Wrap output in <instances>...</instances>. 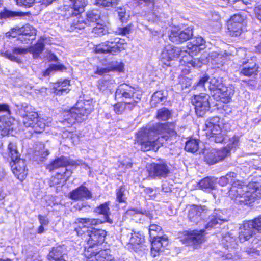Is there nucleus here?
I'll list each match as a JSON object with an SVG mask.
<instances>
[{"label": "nucleus", "mask_w": 261, "mask_h": 261, "mask_svg": "<svg viewBox=\"0 0 261 261\" xmlns=\"http://www.w3.org/2000/svg\"><path fill=\"white\" fill-rule=\"evenodd\" d=\"M165 128V123H157L151 128L141 129L137 134L135 143L141 146L143 151L153 150L156 151L169 138L166 136L159 137Z\"/></svg>", "instance_id": "obj_1"}, {"label": "nucleus", "mask_w": 261, "mask_h": 261, "mask_svg": "<svg viewBox=\"0 0 261 261\" xmlns=\"http://www.w3.org/2000/svg\"><path fill=\"white\" fill-rule=\"evenodd\" d=\"M107 232L102 229L93 228L88 238H86L88 248L85 251L87 261H114V257L107 250H100L96 247L103 243Z\"/></svg>", "instance_id": "obj_2"}, {"label": "nucleus", "mask_w": 261, "mask_h": 261, "mask_svg": "<svg viewBox=\"0 0 261 261\" xmlns=\"http://www.w3.org/2000/svg\"><path fill=\"white\" fill-rule=\"evenodd\" d=\"M231 185L228 195L237 203L250 204L254 202L258 196V189L256 182H251L245 185L237 179Z\"/></svg>", "instance_id": "obj_3"}, {"label": "nucleus", "mask_w": 261, "mask_h": 261, "mask_svg": "<svg viewBox=\"0 0 261 261\" xmlns=\"http://www.w3.org/2000/svg\"><path fill=\"white\" fill-rule=\"evenodd\" d=\"M209 90L214 93L213 96L217 101L228 103L233 95V90L225 86L221 79L213 77L209 82Z\"/></svg>", "instance_id": "obj_4"}, {"label": "nucleus", "mask_w": 261, "mask_h": 261, "mask_svg": "<svg viewBox=\"0 0 261 261\" xmlns=\"http://www.w3.org/2000/svg\"><path fill=\"white\" fill-rule=\"evenodd\" d=\"M141 97L140 91L125 83L118 87L115 95V100L133 103L134 107L140 100Z\"/></svg>", "instance_id": "obj_5"}, {"label": "nucleus", "mask_w": 261, "mask_h": 261, "mask_svg": "<svg viewBox=\"0 0 261 261\" xmlns=\"http://www.w3.org/2000/svg\"><path fill=\"white\" fill-rule=\"evenodd\" d=\"M109 39L95 46L94 51L96 54H108L112 55L119 53L124 49V40L118 37L113 36L111 33H108Z\"/></svg>", "instance_id": "obj_6"}, {"label": "nucleus", "mask_w": 261, "mask_h": 261, "mask_svg": "<svg viewBox=\"0 0 261 261\" xmlns=\"http://www.w3.org/2000/svg\"><path fill=\"white\" fill-rule=\"evenodd\" d=\"M93 108L89 103L78 101L75 106L72 108L67 114V118L64 122H67L72 125L76 121L81 122L87 119L88 115L92 111Z\"/></svg>", "instance_id": "obj_7"}, {"label": "nucleus", "mask_w": 261, "mask_h": 261, "mask_svg": "<svg viewBox=\"0 0 261 261\" xmlns=\"http://www.w3.org/2000/svg\"><path fill=\"white\" fill-rule=\"evenodd\" d=\"M161 230V227L156 224L149 226L150 237L152 238L151 242V255L155 257L164 251V248L168 244V238L165 236L159 237L156 234Z\"/></svg>", "instance_id": "obj_8"}, {"label": "nucleus", "mask_w": 261, "mask_h": 261, "mask_svg": "<svg viewBox=\"0 0 261 261\" xmlns=\"http://www.w3.org/2000/svg\"><path fill=\"white\" fill-rule=\"evenodd\" d=\"M74 223L78 225L74 229L77 236L88 238L93 228V226L102 223V221L99 219L78 218L75 219Z\"/></svg>", "instance_id": "obj_9"}, {"label": "nucleus", "mask_w": 261, "mask_h": 261, "mask_svg": "<svg viewBox=\"0 0 261 261\" xmlns=\"http://www.w3.org/2000/svg\"><path fill=\"white\" fill-rule=\"evenodd\" d=\"M204 232L203 230L185 231L179 234V238L186 245H198L204 241Z\"/></svg>", "instance_id": "obj_10"}, {"label": "nucleus", "mask_w": 261, "mask_h": 261, "mask_svg": "<svg viewBox=\"0 0 261 261\" xmlns=\"http://www.w3.org/2000/svg\"><path fill=\"white\" fill-rule=\"evenodd\" d=\"M229 153V150L226 148L220 150L205 149L203 152L204 160L207 164L213 165L223 160Z\"/></svg>", "instance_id": "obj_11"}, {"label": "nucleus", "mask_w": 261, "mask_h": 261, "mask_svg": "<svg viewBox=\"0 0 261 261\" xmlns=\"http://www.w3.org/2000/svg\"><path fill=\"white\" fill-rule=\"evenodd\" d=\"M210 98V96L205 93L194 95L192 102L195 106V112L198 116L202 117L209 110Z\"/></svg>", "instance_id": "obj_12"}, {"label": "nucleus", "mask_w": 261, "mask_h": 261, "mask_svg": "<svg viewBox=\"0 0 261 261\" xmlns=\"http://www.w3.org/2000/svg\"><path fill=\"white\" fill-rule=\"evenodd\" d=\"M193 36V29L188 27L184 30L173 28L169 35V40L175 44H180L190 39Z\"/></svg>", "instance_id": "obj_13"}, {"label": "nucleus", "mask_w": 261, "mask_h": 261, "mask_svg": "<svg viewBox=\"0 0 261 261\" xmlns=\"http://www.w3.org/2000/svg\"><path fill=\"white\" fill-rule=\"evenodd\" d=\"M206 134L207 136L216 143H222L225 140V135L219 125L215 124L211 121H206L205 123Z\"/></svg>", "instance_id": "obj_14"}, {"label": "nucleus", "mask_w": 261, "mask_h": 261, "mask_svg": "<svg viewBox=\"0 0 261 261\" xmlns=\"http://www.w3.org/2000/svg\"><path fill=\"white\" fill-rule=\"evenodd\" d=\"M149 176L152 178H165L169 174V167L165 162L153 163L148 169Z\"/></svg>", "instance_id": "obj_15"}, {"label": "nucleus", "mask_w": 261, "mask_h": 261, "mask_svg": "<svg viewBox=\"0 0 261 261\" xmlns=\"http://www.w3.org/2000/svg\"><path fill=\"white\" fill-rule=\"evenodd\" d=\"M243 18L239 14L232 16L227 22V29L230 35L232 36H238L241 35L245 29L243 24Z\"/></svg>", "instance_id": "obj_16"}, {"label": "nucleus", "mask_w": 261, "mask_h": 261, "mask_svg": "<svg viewBox=\"0 0 261 261\" xmlns=\"http://www.w3.org/2000/svg\"><path fill=\"white\" fill-rule=\"evenodd\" d=\"M100 18V12L98 10L89 11L87 13V18L85 22L82 20H74L71 24V30L75 29H84L85 25L87 24L90 25L91 22H95Z\"/></svg>", "instance_id": "obj_17"}, {"label": "nucleus", "mask_w": 261, "mask_h": 261, "mask_svg": "<svg viewBox=\"0 0 261 261\" xmlns=\"http://www.w3.org/2000/svg\"><path fill=\"white\" fill-rule=\"evenodd\" d=\"M69 197L72 200L79 201L92 198V192L84 185L72 190L69 194Z\"/></svg>", "instance_id": "obj_18"}, {"label": "nucleus", "mask_w": 261, "mask_h": 261, "mask_svg": "<svg viewBox=\"0 0 261 261\" xmlns=\"http://www.w3.org/2000/svg\"><path fill=\"white\" fill-rule=\"evenodd\" d=\"M209 221L205 225L206 229L212 228L217 224L221 225L228 221V217L221 210H215L209 216Z\"/></svg>", "instance_id": "obj_19"}, {"label": "nucleus", "mask_w": 261, "mask_h": 261, "mask_svg": "<svg viewBox=\"0 0 261 261\" xmlns=\"http://www.w3.org/2000/svg\"><path fill=\"white\" fill-rule=\"evenodd\" d=\"M255 233V229L251 220L244 222L239 227V238L241 242L248 240Z\"/></svg>", "instance_id": "obj_20"}, {"label": "nucleus", "mask_w": 261, "mask_h": 261, "mask_svg": "<svg viewBox=\"0 0 261 261\" xmlns=\"http://www.w3.org/2000/svg\"><path fill=\"white\" fill-rule=\"evenodd\" d=\"M208 211L205 206L193 205L189 211V219L191 222L197 223Z\"/></svg>", "instance_id": "obj_21"}, {"label": "nucleus", "mask_w": 261, "mask_h": 261, "mask_svg": "<svg viewBox=\"0 0 261 261\" xmlns=\"http://www.w3.org/2000/svg\"><path fill=\"white\" fill-rule=\"evenodd\" d=\"M12 171L15 176L19 180H23L27 175L25 163L23 160L18 158L16 161H12Z\"/></svg>", "instance_id": "obj_22"}, {"label": "nucleus", "mask_w": 261, "mask_h": 261, "mask_svg": "<svg viewBox=\"0 0 261 261\" xmlns=\"http://www.w3.org/2000/svg\"><path fill=\"white\" fill-rule=\"evenodd\" d=\"M71 8L66 13V15L76 16L84 11V8L87 5V0H70Z\"/></svg>", "instance_id": "obj_23"}, {"label": "nucleus", "mask_w": 261, "mask_h": 261, "mask_svg": "<svg viewBox=\"0 0 261 261\" xmlns=\"http://www.w3.org/2000/svg\"><path fill=\"white\" fill-rule=\"evenodd\" d=\"M185 50L182 51L180 48L169 45L166 46L162 53L163 60L170 61L181 56Z\"/></svg>", "instance_id": "obj_24"}, {"label": "nucleus", "mask_w": 261, "mask_h": 261, "mask_svg": "<svg viewBox=\"0 0 261 261\" xmlns=\"http://www.w3.org/2000/svg\"><path fill=\"white\" fill-rule=\"evenodd\" d=\"M1 113H5V115L0 116V128L4 130L10 127L14 120L7 116L10 114L8 105H0V114Z\"/></svg>", "instance_id": "obj_25"}, {"label": "nucleus", "mask_w": 261, "mask_h": 261, "mask_svg": "<svg viewBox=\"0 0 261 261\" xmlns=\"http://www.w3.org/2000/svg\"><path fill=\"white\" fill-rule=\"evenodd\" d=\"M65 250L61 246L53 247L48 254V261H66Z\"/></svg>", "instance_id": "obj_26"}, {"label": "nucleus", "mask_w": 261, "mask_h": 261, "mask_svg": "<svg viewBox=\"0 0 261 261\" xmlns=\"http://www.w3.org/2000/svg\"><path fill=\"white\" fill-rule=\"evenodd\" d=\"M205 43V41L201 37H198L193 39L191 43L189 44L187 46V49L185 50V52L188 53L190 56H193L199 53Z\"/></svg>", "instance_id": "obj_27"}, {"label": "nucleus", "mask_w": 261, "mask_h": 261, "mask_svg": "<svg viewBox=\"0 0 261 261\" xmlns=\"http://www.w3.org/2000/svg\"><path fill=\"white\" fill-rule=\"evenodd\" d=\"M29 51V49L27 48L21 47H15L13 48L12 53L9 51H6L5 53H2L3 57L8 58L10 60L17 63H19L20 60L19 59L16 55H23L26 54Z\"/></svg>", "instance_id": "obj_28"}, {"label": "nucleus", "mask_w": 261, "mask_h": 261, "mask_svg": "<svg viewBox=\"0 0 261 261\" xmlns=\"http://www.w3.org/2000/svg\"><path fill=\"white\" fill-rule=\"evenodd\" d=\"M28 106H23L21 110H24L25 114H22L23 117V123L24 125L27 127H32L38 116V113L35 112H28L27 109Z\"/></svg>", "instance_id": "obj_29"}, {"label": "nucleus", "mask_w": 261, "mask_h": 261, "mask_svg": "<svg viewBox=\"0 0 261 261\" xmlns=\"http://www.w3.org/2000/svg\"><path fill=\"white\" fill-rule=\"evenodd\" d=\"M69 80H64L63 81H59L54 84V92L59 95L67 94L70 91L69 89Z\"/></svg>", "instance_id": "obj_30"}, {"label": "nucleus", "mask_w": 261, "mask_h": 261, "mask_svg": "<svg viewBox=\"0 0 261 261\" xmlns=\"http://www.w3.org/2000/svg\"><path fill=\"white\" fill-rule=\"evenodd\" d=\"M50 123L51 119L50 118L47 117L39 118L38 116L32 128L35 133H41L44 130L46 126H49V124Z\"/></svg>", "instance_id": "obj_31"}, {"label": "nucleus", "mask_w": 261, "mask_h": 261, "mask_svg": "<svg viewBox=\"0 0 261 261\" xmlns=\"http://www.w3.org/2000/svg\"><path fill=\"white\" fill-rule=\"evenodd\" d=\"M12 32H16L18 35H25L29 37H35L36 30L30 24H26L21 28H15L12 29Z\"/></svg>", "instance_id": "obj_32"}, {"label": "nucleus", "mask_w": 261, "mask_h": 261, "mask_svg": "<svg viewBox=\"0 0 261 261\" xmlns=\"http://www.w3.org/2000/svg\"><path fill=\"white\" fill-rule=\"evenodd\" d=\"M68 159L64 156L56 159L47 166V169L51 171L60 167H65L68 165Z\"/></svg>", "instance_id": "obj_33"}, {"label": "nucleus", "mask_w": 261, "mask_h": 261, "mask_svg": "<svg viewBox=\"0 0 261 261\" xmlns=\"http://www.w3.org/2000/svg\"><path fill=\"white\" fill-rule=\"evenodd\" d=\"M129 240L126 243L132 246V248L134 250L139 249L140 245L143 242V239L141 235L139 233H130L127 236Z\"/></svg>", "instance_id": "obj_34"}, {"label": "nucleus", "mask_w": 261, "mask_h": 261, "mask_svg": "<svg viewBox=\"0 0 261 261\" xmlns=\"http://www.w3.org/2000/svg\"><path fill=\"white\" fill-rule=\"evenodd\" d=\"M258 67L255 63L248 62L241 70L240 73L245 76H250L256 74L258 72Z\"/></svg>", "instance_id": "obj_35"}, {"label": "nucleus", "mask_w": 261, "mask_h": 261, "mask_svg": "<svg viewBox=\"0 0 261 261\" xmlns=\"http://www.w3.org/2000/svg\"><path fill=\"white\" fill-rule=\"evenodd\" d=\"M216 179L214 177H207L199 182V187L203 190L214 189L216 186Z\"/></svg>", "instance_id": "obj_36"}, {"label": "nucleus", "mask_w": 261, "mask_h": 261, "mask_svg": "<svg viewBox=\"0 0 261 261\" xmlns=\"http://www.w3.org/2000/svg\"><path fill=\"white\" fill-rule=\"evenodd\" d=\"M108 205L109 202H105L100 205L99 206H97L94 211L95 213L103 215L104 220L102 221V223L103 222H107L110 223H112V221L109 217L110 212Z\"/></svg>", "instance_id": "obj_37"}, {"label": "nucleus", "mask_w": 261, "mask_h": 261, "mask_svg": "<svg viewBox=\"0 0 261 261\" xmlns=\"http://www.w3.org/2000/svg\"><path fill=\"white\" fill-rule=\"evenodd\" d=\"M135 107L133 103L120 101L113 106L114 111L117 114H122L125 110H132Z\"/></svg>", "instance_id": "obj_38"}, {"label": "nucleus", "mask_w": 261, "mask_h": 261, "mask_svg": "<svg viewBox=\"0 0 261 261\" xmlns=\"http://www.w3.org/2000/svg\"><path fill=\"white\" fill-rule=\"evenodd\" d=\"M237 174L234 172L228 173L225 176L221 177L218 182L221 186H225L228 183L232 185L237 180Z\"/></svg>", "instance_id": "obj_39"}, {"label": "nucleus", "mask_w": 261, "mask_h": 261, "mask_svg": "<svg viewBox=\"0 0 261 261\" xmlns=\"http://www.w3.org/2000/svg\"><path fill=\"white\" fill-rule=\"evenodd\" d=\"M170 116V111L167 108L164 107L158 111L156 118L160 121H166Z\"/></svg>", "instance_id": "obj_40"}, {"label": "nucleus", "mask_w": 261, "mask_h": 261, "mask_svg": "<svg viewBox=\"0 0 261 261\" xmlns=\"http://www.w3.org/2000/svg\"><path fill=\"white\" fill-rule=\"evenodd\" d=\"M199 146L198 141L192 139L187 141L185 145V150L192 153L197 151Z\"/></svg>", "instance_id": "obj_41"}, {"label": "nucleus", "mask_w": 261, "mask_h": 261, "mask_svg": "<svg viewBox=\"0 0 261 261\" xmlns=\"http://www.w3.org/2000/svg\"><path fill=\"white\" fill-rule=\"evenodd\" d=\"M44 45L43 39L38 40L37 43L31 48L34 58H37L44 49Z\"/></svg>", "instance_id": "obj_42"}, {"label": "nucleus", "mask_w": 261, "mask_h": 261, "mask_svg": "<svg viewBox=\"0 0 261 261\" xmlns=\"http://www.w3.org/2000/svg\"><path fill=\"white\" fill-rule=\"evenodd\" d=\"M166 100V93H164L162 91H158L154 93L152 96L151 102L159 103L165 102Z\"/></svg>", "instance_id": "obj_43"}, {"label": "nucleus", "mask_w": 261, "mask_h": 261, "mask_svg": "<svg viewBox=\"0 0 261 261\" xmlns=\"http://www.w3.org/2000/svg\"><path fill=\"white\" fill-rule=\"evenodd\" d=\"M8 149L9 150V155L12 161H16V160L19 158V154L17 150L15 144L10 143L8 147Z\"/></svg>", "instance_id": "obj_44"}, {"label": "nucleus", "mask_w": 261, "mask_h": 261, "mask_svg": "<svg viewBox=\"0 0 261 261\" xmlns=\"http://www.w3.org/2000/svg\"><path fill=\"white\" fill-rule=\"evenodd\" d=\"M125 191L126 188L125 186H121L119 188L116 190V199L119 203L125 202L126 199Z\"/></svg>", "instance_id": "obj_45"}, {"label": "nucleus", "mask_w": 261, "mask_h": 261, "mask_svg": "<svg viewBox=\"0 0 261 261\" xmlns=\"http://www.w3.org/2000/svg\"><path fill=\"white\" fill-rule=\"evenodd\" d=\"M24 15L22 12H16L4 9L3 11L0 13V17L1 18H7L14 17L16 16H22Z\"/></svg>", "instance_id": "obj_46"}, {"label": "nucleus", "mask_w": 261, "mask_h": 261, "mask_svg": "<svg viewBox=\"0 0 261 261\" xmlns=\"http://www.w3.org/2000/svg\"><path fill=\"white\" fill-rule=\"evenodd\" d=\"M118 0H96V4L104 7H114L118 5Z\"/></svg>", "instance_id": "obj_47"}, {"label": "nucleus", "mask_w": 261, "mask_h": 261, "mask_svg": "<svg viewBox=\"0 0 261 261\" xmlns=\"http://www.w3.org/2000/svg\"><path fill=\"white\" fill-rule=\"evenodd\" d=\"M98 88L100 91H105L111 90L112 83L109 80L101 79L98 81Z\"/></svg>", "instance_id": "obj_48"}, {"label": "nucleus", "mask_w": 261, "mask_h": 261, "mask_svg": "<svg viewBox=\"0 0 261 261\" xmlns=\"http://www.w3.org/2000/svg\"><path fill=\"white\" fill-rule=\"evenodd\" d=\"M92 32L97 36H102L106 34L108 31L102 24L98 23L96 24V25L93 28Z\"/></svg>", "instance_id": "obj_49"}, {"label": "nucleus", "mask_w": 261, "mask_h": 261, "mask_svg": "<svg viewBox=\"0 0 261 261\" xmlns=\"http://www.w3.org/2000/svg\"><path fill=\"white\" fill-rule=\"evenodd\" d=\"M49 154V152L48 149L45 148L43 144H40V149L36 150L35 152L36 155H39L40 156L41 159H45Z\"/></svg>", "instance_id": "obj_50"}, {"label": "nucleus", "mask_w": 261, "mask_h": 261, "mask_svg": "<svg viewBox=\"0 0 261 261\" xmlns=\"http://www.w3.org/2000/svg\"><path fill=\"white\" fill-rule=\"evenodd\" d=\"M255 230L261 233V215L251 220Z\"/></svg>", "instance_id": "obj_51"}, {"label": "nucleus", "mask_w": 261, "mask_h": 261, "mask_svg": "<svg viewBox=\"0 0 261 261\" xmlns=\"http://www.w3.org/2000/svg\"><path fill=\"white\" fill-rule=\"evenodd\" d=\"M64 68V66L62 65H55L53 64L51 65L47 69H46L43 73L44 76H46L49 75L50 72L52 71L60 70Z\"/></svg>", "instance_id": "obj_52"}, {"label": "nucleus", "mask_w": 261, "mask_h": 261, "mask_svg": "<svg viewBox=\"0 0 261 261\" xmlns=\"http://www.w3.org/2000/svg\"><path fill=\"white\" fill-rule=\"evenodd\" d=\"M17 5L25 8H30L34 4L35 0H16Z\"/></svg>", "instance_id": "obj_53"}, {"label": "nucleus", "mask_w": 261, "mask_h": 261, "mask_svg": "<svg viewBox=\"0 0 261 261\" xmlns=\"http://www.w3.org/2000/svg\"><path fill=\"white\" fill-rule=\"evenodd\" d=\"M130 31V26L128 25L125 27H120L117 29L115 31V33L117 35H125L129 34Z\"/></svg>", "instance_id": "obj_54"}, {"label": "nucleus", "mask_w": 261, "mask_h": 261, "mask_svg": "<svg viewBox=\"0 0 261 261\" xmlns=\"http://www.w3.org/2000/svg\"><path fill=\"white\" fill-rule=\"evenodd\" d=\"M246 251L248 254L252 255H261V244L256 248H251L247 249Z\"/></svg>", "instance_id": "obj_55"}, {"label": "nucleus", "mask_w": 261, "mask_h": 261, "mask_svg": "<svg viewBox=\"0 0 261 261\" xmlns=\"http://www.w3.org/2000/svg\"><path fill=\"white\" fill-rule=\"evenodd\" d=\"M76 209L79 211L89 212L91 210V206L87 204V202H83L81 204H76Z\"/></svg>", "instance_id": "obj_56"}, {"label": "nucleus", "mask_w": 261, "mask_h": 261, "mask_svg": "<svg viewBox=\"0 0 261 261\" xmlns=\"http://www.w3.org/2000/svg\"><path fill=\"white\" fill-rule=\"evenodd\" d=\"M114 69L113 67H107V68H102V67H97V70L95 72L96 74H99L100 75H102L105 73L109 72L110 71Z\"/></svg>", "instance_id": "obj_57"}, {"label": "nucleus", "mask_w": 261, "mask_h": 261, "mask_svg": "<svg viewBox=\"0 0 261 261\" xmlns=\"http://www.w3.org/2000/svg\"><path fill=\"white\" fill-rule=\"evenodd\" d=\"M118 14L120 20L121 22H123L126 21L127 19L125 17L126 11L124 8H120L118 9Z\"/></svg>", "instance_id": "obj_58"}, {"label": "nucleus", "mask_w": 261, "mask_h": 261, "mask_svg": "<svg viewBox=\"0 0 261 261\" xmlns=\"http://www.w3.org/2000/svg\"><path fill=\"white\" fill-rule=\"evenodd\" d=\"M239 141V138L238 136H233L229 140V147L232 148L238 146Z\"/></svg>", "instance_id": "obj_59"}, {"label": "nucleus", "mask_w": 261, "mask_h": 261, "mask_svg": "<svg viewBox=\"0 0 261 261\" xmlns=\"http://www.w3.org/2000/svg\"><path fill=\"white\" fill-rule=\"evenodd\" d=\"M189 64L191 65V66L196 68H199L202 66V63L200 61L199 59L194 58L190 61Z\"/></svg>", "instance_id": "obj_60"}, {"label": "nucleus", "mask_w": 261, "mask_h": 261, "mask_svg": "<svg viewBox=\"0 0 261 261\" xmlns=\"http://www.w3.org/2000/svg\"><path fill=\"white\" fill-rule=\"evenodd\" d=\"M208 78L209 77L207 76H204L200 79L196 86V88L204 87V85L207 82Z\"/></svg>", "instance_id": "obj_61"}, {"label": "nucleus", "mask_w": 261, "mask_h": 261, "mask_svg": "<svg viewBox=\"0 0 261 261\" xmlns=\"http://www.w3.org/2000/svg\"><path fill=\"white\" fill-rule=\"evenodd\" d=\"M28 36H25V35H21V36L18 37V40H20L22 43H29L30 41L35 39V37L30 38Z\"/></svg>", "instance_id": "obj_62"}, {"label": "nucleus", "mask_w": 261, "mask_h": 261, "mask_svg": "<svg viewBox=\"0 0 261 261\" xmlns=\"http://www.w3.org/2000/svg\"><path fill=\"white\" fill-rule=\"evenodd\" d=\"M210 57L213 59L214 61L217 63L218 61H219L220 59L222 58V56L221 55L218 54L216 52H212Z\"/></svg>", "instance_id": "obj_63"}, {"label": "nucleus", "mask_w": 261, "mask_h": 261, "mask_svg": "<svg viewBox=\"0 0 261 261\" xmlns=\"http://www.w3.org/2000/svg\"><path fill=\"white\" fill-rule=\"evenodd\" d=\"M255 11L257 18L261 21V5H258L255 8Z\"/></svg>", "instance_id": "obj_64"}]
</instances>
